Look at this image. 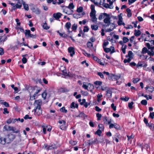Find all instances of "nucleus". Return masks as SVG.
<instances>
[{
  "label": "nucleus",
  "instance_id": "obj_1",
  "mask_svg": "<svg viewBox=\"0 0 154 154\" xmlns=\"http://www.w3.org/2000/svg\"><path fill=\"white\" fill-rule=\"evenodd\" d=\"M42 104V101L40 100H35L34 103V105L36 106L35 107V109L36 110L37 108H41V106Z\"/></svg>",
  "mask_w": 154,
  "mask_h": 154
},
{
  "label": "nucleus",
  "instance_id": "obj_2",
  "mask_svg": "<svg viewBox=\"0 0 154 154\" xmlns=\"http://www.w3.org/2000/svg\"><path fill=\"white\" fill-rule=\"evenodd\" d=\"M103 48L104 51L107 53L110 52L111 53H112L115 52L114 48L112 46H110V48Z\"/></svg>",
  "mask_w": 154,
  "mask_h": 154
},
{
  "label": "nucleus",
  "instance_id": "obj_3",
  "mask_svg": "<svg viewBox=\"0 0 154 154\" xmlns=\"http://www.w3.org/2000/svg\"><path fill=\"white\" fill-rule=\"evenodd\" d=\"M45 148H46V149L48 150H52L57 149V147L55 144L53 143L50 145H45Z\"/></svg>",
  "mask_w": 154,
  "mask_h": 154
},
{
  "label": "nucleus",
  "instance_id": "obj_4",
  "mask_svg": "<svg viewBox=\"0 0 154 154\" xmlns=\"http://www.w3.org/2000/svg\"><path fill=\"white\" fill-rule=\"evenodd\" d=\"M103 121L106 124H110L111 122V119L110 117H107L105 116L103 118Z\"/></svg>",
  "mask_w": 154,
  "mask_h": 154
},
{
  "label": "nucleus",
  "instance_id": "obj_5",
  "mask_svg": "<svg viewBox=\"0 0 154 154\" xmlns=\"http://www.w3.org/2000/svg\"><path fill=\"white\" fill-rule=\"evenodd\" d=\"M106 18H105L104 20V22L107 24L106 25V26H108L109 25V24H110L111 23V20H110L111 18L109 17V15L108 14V16H106Z\"/></svg>",
  "mask_w": 154,
  "mask_h": 154
},
{
  "label": "nucleus",
  "instance_id": "obj_6",
  "mask_svg": "<svg viewBox=\"0 0 154 154\" xmlns=\"http://www.w3.org/2000/svg\"><path fill=\"white\" fill-rule=\"evenodd\" d=\"M68 51L70 54V56L72 57L75 54L74 48L72 47H70L68 48Z\"/></svg>",
  "mask_w": 154,
  "mask_h": 154
},
{
  "label": "nucleus",
  "instance_id": "obj_7",
  "mask_svg": "<svg viewBox=\"0 0 154 154\" xmlns=\"http://www.w3.org/2000/svg\"><path fill=\"white\" fill-rule=\"evenodd\" d=\"M34 111H35V115L39 116L41 115L42 113V110L41 108H37L36 110L35 109V108L34 109Z\"/></svg>",
  "mask_w": 154,
  "mask_h": 154
},
{
  "label": "nucleus",
  "instance_id": "obj_8",
  "mask_svg": "<svg viewBox=\"0 0 154 154\" xmlns=\"http://www.w3.org/2000/svg\"><path fill=\"white\" fill-rule=\"evenodd\" d=\"M62 15V14L61 13L58 12L57 13L54 14H53V17L56 20H58L61 17Z\"/></svg>",
  "mask_w": 154,
  "mask_h": 154
},
{
  "label": "nucleus",
  "instance_id": "obj_9",
  "mask_svg": "<svg viewBox=\"0 0 154 154\" xmlns=\"http://www.w3.org/2000/svg\"><path fill=\"white\" fill-rule=\"evenodd\" d=\"M71 24L70 22H67L66 23L65 26L68 30V32L69 33L72 32V31H70L69 29L71 27Z\"/></svg>",
  "mask_w": 154,
  "mask_h": 154
},
{
  "label": "nucleus",
  "instance_id": "obj_10",
  "mask_svg": "<svg viewBox=\"0 0 154 154\" xmlns=\"http://www.w3.org/2000/svg\"><path fill=\"white\" fill-rule=\"evenodd\" d=\"M36 90L34 94V95L36 96L37 94H38L40 91L42 90V89L38 87L37 86H35L33 90Z\"/></svg>",
  "mask_w": 154,
  "mask_h": 154
},
{
  "label": "nucleus",
  "instance_id": "obj_11",
  "mask_svg": "<svg viewBox=\"0 0 154 154\" xmlns=\"http://www.w3.org/2000/svg\"><path fill=\"white\" fill-rule=\"evenodd\" d=\"M22 2V4L23 6L24 9L26 11H28L29 6L27 4H26L25 2H24L23 0H21Z\"/></svg>",
  "mask_w": 154,
  "mask_h": 154
},
{
  "label": "nucleus",
  "instance_id": "obj_12",
  "mask_svg": "<svg viewBox=\"0 0 154 154\" xmlns=\"http://www.w3.org/2000/svg\"><path fill=\"white\" fill-rule=\"evenodd\" d=\"M102 5L103 7L106 8H109L110 9H112L113 8V6H112V5H110L108 4L105 3H103Z\"/></svg>",
  "mask_w": 154,
  "mask_h": 154
},
{
  "label": "nucleus",
  "instance_id": "obj_13",
  "mask_svg": "<svg viewBox=\"0 0 154 154\" xmlns=\"http://www.w3.org/2000/svg\"><path fill=\"white\" fill-rule=\"evenodd\" d=\"M108 79L110 80L114 81L116 79V76L115 75L110 74L108 76Z\"/></svg>",
  "mask_w": 154,
  "mask_h": 154
},
{
  "label": "nucleus",
  "instance_id": "obj_14",
  "mask_svg": "<svg viewBox=\"0 0 154 154\" xmlns=\"http://www.w3.org/2000/svg\"><path fill=\"white\" fill-rule=\"evenodd\" d=\"M6 138L0 137V144L5 145L6 143Z\"/></svg>",
  "mask_w": 154,
  "mask_h": 154
},
{
  "label": "nucleus",
  "instance_id": "obj_15",
  "mask_svg": "<svg viewBox=\"0 0 154 154\" xmlns=\"http://www.w3.org/2000/svg\"><path fill=\"white\" fill-rule=\"evenodd\" d=\"M134 54L131 51H128V55L125 56L126 57H129L133 58Z\"/></svg>",
  "mask_w": 154,
  "mask_h": 154
},
{
  "label": "nucleus",
  "instance_id": "obj_16",
  "mask_svg": "<svg viewBox=\"0 0 154 154\" xmlns=\"http://www.w3.org/2000/svg\"><path fill=\"white\" fill-rule=\"evenodd\" d=\"M106 16H108V14H107L105 13H101L99 15L98 17V19L100 20H101L103 18H104L105 17H106Z\"/></svg>",
  "mask_w": 154,
  "mask_h": 154
},
{
  "label": "nucleus",
  "instance_id": "obj_17",
  "mask_svg": "<svg viewBox=\"0 0 154 154\" xmlns=\"http://www.w3.org/2000/svg\"><path fill=\"white\" fill-rule=\"evenodd\" d=\"M32 10L33 11L37 14H39L40 13V11L38 8H32Z\"/></svg>",
  "mask_w": 154,
  "mask_h": 154
},
{
  "label": "nucleus",
  "instance_id": "obj_18",
  "mask_svg": "<svg viewBox=\"0 0 154 154\" xmlns=\"http://www.w3.org/2000/svg\"><path fill=\"white\" fill-rule=\"evenodd\" d=\"M115 27V26L114 23V22L113 23H112L110 25V27L108 29L107 31L110 32L112 31Z\"/></svg>",
  "mask_w": 154,
  "mask_h": 154
},
{
  "label": "nucleus",
  "instance_id": "obj_19",
  "mask_svg": "<svg viewBox=\"0 0 154 154\" xmlns=\"http://www.w3.org/2000/svg\"><path fill=\"white\" fill-rule=\"evenodd\" d=\"M110 35H113V37L111 38L110 41H111L112 43H115L116 42V34H115L114 33H111Z\"/></svg>",
  "mask_w": 154,
  "mask_h": 154
},
{
  "label": "nucleus",
  "instance_id": "obj_20",
  "mask_svg": "<svg viewBox=\"0 0 154 154\" xmlns=\"http://www.w3.org/2000/svg\"><path fill=\"white\" fill-rule=\"evenodd\" d=\"M134 33V35L136 37H138L141 34V32L139 30H136L135 29Z\"/></svg>",
  "mask_w": 154,
  "mask_h": 154
},
{
  "label": "nucleus",
  "instance_id": "obj_21",
  "mask_svg": "<svg viewBox=\"0 0 154 154\" xmlns=\"http://www.w3.org/2000/svg\"><path fill=\"white\" fill-rule=\"evenodd\" d=\"M65 8L63 9V12H65V13L68 14V15H70L72 14V13L73 12L72 10H71L70 11V13H68V11H67V9L68 8L67 7H65Z\"/></svg>",
  "mask_w": 154,
  "mask_h": 154
},
{
  "label": "nucleus",
  "instance_id": "obj_22",
  "mask_svg": "<svg viewBox=\"0 0 154 154\" xmlns=\"http://www.w3.org/2000/svg\"><path fill=\"white\" fill-rule=\"evenodd\" d=\"M126 11L127 12V16L128 17H131L132 16V13L131 12V10L129 8H127L126 9Z\"/></svg>",
  "mask_w": 154,
  "mask_h": 154
},
{
  "label": "nucleus",
  "instance_id": "obj_23",
  "mask_svg": "<svg viewBox=\"0 0 154 154\" xmlns=\"http://www.w3.org/2000/svg\"><path fill=\"white\" fill-rule=\"evenodd\" d=\"M146 127H148L152 131L154 130V125L153 123H150V122L149 124V125H147Z\"/></svg>",
  "mask_w": 154,
  "mask_h": 154
},
{
  "label": "nucleus",
  "instance_id": "obj_24",
  "mask_svg": "<svg viewBox=\"0 0 154 154\" xmlns=\"http://www.w3.org/2000/svg\"><path fill=\"white\" fill-rule=\"evenodd\" d=\"M15 136L14 134H11L8 135V138L10 141H12L15 138Z\"/></svg>",
  "mask_w": 154,
  "mask_h": 154
},
{
  "label": "nucleus",
  "instance_id": "obj_25",
  "mask_svg": "<svg viewBox=\"0 0 154 154\" xmlns=\"http://www.w3.org/2000/svg\"><path fill=\"white\" fill-rule=\"evenodd\" d=\"M75 103L74 102H72L70 105V107L72 109H74L75 108H78V105L77 104H75Z\"/></svg>",
  "mask_w": 154,
  "mask_h": 154
},
{
  "label": "nucleus",
  "instance_id": "obj_26",
  "mask_svg": "<svg viewBox=\"0 0 154 154\" xmlns=\"http://www.w3.org/2000/svg\"><path fill=\"white\" fill-rule=\"evenodd\" d=\"M60 90L61 92L64 93L69 91V90L65 88H61Z\"/></svg>",
  "mask_w": 154,
  "mask_h": 154
},
{
  "label": "nucleus",
  "instance_id": "obj_27",
  "mask_svg": "<svg viewBox=\"0 0 154 154\" xmlns=\"http://www.w3.org/2000/svg\"><path fill=\"white\" fill-rule=\"evenodd\" d=\"M103 141H104V140H103V141H99L98 140L97 138H96L95 139H94V140L92 141V143H93V144L95 143L97 144H98L99 143H102Z\"/></svg>",
  "mask_w": 154,
  "mask_h": 154
},
{
  "label": "nucleus",
  "instance_id": "obj_28",
  "mask_svg": "<svg viewBox=\"0 0 154 154\" xmlns=\"http://www.w3.org/2000/svg\"><path fill=\"white\" fill-rule=\"evenodd\" d=\"M127 45H124V44L122 45V50L123 53L124 54H125L126 53L125 50L127 48Z\"/></svg>",
  "mask_w": 154,
  "mask_h": 154
},
{
  "label": "nucleus",
  "instance_id": "obj_29",
  "mask_svg": "<svg viewBox=\"0 0 154 154\" xmlns=\"http://www.w3.org/2000/svg\"><path fill=\"white\" fill-rule=\"evenodd\" d=\"M4 128L7 131H11L12 128H14V127L10 126H6V125L4 126Z\"/></svg>",
  "mask_w": 154,
  "mask_h": 154
},
{
  "label": "nucleus",
  "instance_id": "obj_30",
  "mask_svg": "<svg viewBox=\"0 0 154 154\" xmlns=\"http://www.w3.org/2000/svg\"><path fill=\"white\" fill-rule=\"evenodd\" d=\"M77 27V24L75 23L72 26V31H74V32H75L76 30Z\"/></svg>",
  "mask_w": 154,
  "mask_h": 154
},
{
  "label": "nucleus",
  "instance_id": "obj_31",
  "mask_svg": "<svg viewBox=\"0 0 154 154\" xmlns=\"http://www.w3.org/2000/svg\"><path fill=\"white\" fill-rule=\"evenodd\" d=\"M149 50H147V48L146 47H144L142 49L141 51V53L142 54H145L146 53H148Z\"/></svg>",
  "mask_w": 154,
  "mask_h": 154
},
{
  "label": "nucleus",
  "instance_id": "obj_32",
  "mask_svg": "<svg viewBox=\"0 0 154 154\" xmlns=\"http://www.w3.org/2000/svg\"><path fill=\"white\" fill-rule=\"evenodd\" d=\"M143 62L141 61H139L137 65H136V67L137 68H139V67H142L143 65Z\"/></svg>",
  "mask_w": 154,
  "mask_h": 154
},
{
  "label": "nucleus",
  "instance_id": "obj_33",
  "mask_svg": "<svg viewBox=\"0 0 154 154\" xmlns=\"http://www.w3.org/2000/svg\"><path fill=\"white\" fill-rule=\"evenodd\" d=\"M62 72L63 73V75L64 76H69V72L68 73L67 72L66 70V69H64L62 71Z\"/></svg>",
  "mask_w": 154,
  "mask_h": 154
},
{
  "label": "nucleus",
  "instance_id": "obj_34",
  "mask_svg": "<svg viewBox=\"0 0 154 154\" xmlns=\"http://www.w3.org/2000/svg\"><path fill=\"white\" fill-rule=\"evenodd\" d=\"M87 47L89 48L90 49H91V48L92 47L93 48V44L92 42H87Z\"/></svg>",
  "mask_w": 154,
  "mask_h": 154
},
{
  "label": "nucleus",
  "instance_id": "obj_35",
  "mask_svg": "<svg viewBox=\"0 0 154 154\" xmlns=\"http://www.w3.org/2000/svg\"><path fill=\"white\" fill-rule=\"evenodd\" d=\"M42 27L44 29L46 30H48L50 28V27L47 25V23L46 22L44 23Z\"/></svg>",
  "mask_w": 154,
  "mask_h": 154
},
{
  "label": "nucleus",
  "instance_id": "obj_36",
  "mask_svg": "<svg viewBox=\"0 0 154 154\" xmlns=\"http://www.w3.org/2000/svg\"><path fill=\"white\" fill-rule=\"evenodd\" d=\"M25 31V35L28 38V36L30 34V31L29 30L26 29Z\"/></svg>",
  "mask_w": 154,
  "mask_h": 154
},
{
  "label": "nucleus",
  "instance_id": "obj_37",
  "mask_svg": "<svg viewBox=\"0 0 154 154\" xmlns=\"http://www.w3.org/2000/svg\"><path fill=\"white\" fill-rule=\"evenodd\" d=\"M91 28L92 30H97L98 29V26L97 25H92Z\"/></svg>",
  "mask_w": 154,
  "mask_h": 154
},
{
  "label": "nucleus",
  "instance_id": "obj_38",
  "mask_svg": "<svg viewBox=\"0 0 154 154\" xmlns=\"http://www.w3.org/2000/svg\"><path fill=\"white\" fill-rule=\"evenodd\" d=\"M60 110L61 112L65 113H66L68 112L67 110L65 109V108L64 106L61 108L60 109Z\"/></svg>",
  "mask_w": 154,
  "mask_h": 154
},
{
  "label": "nucleus",
  "instance_id": "obj_39",
  "mask_svg": "<svg viewBox=\"0 0 154 154\" xmlns=\"http://www.w3.org/2000/svg\"><path fill=\"white\" fill-rule=\"evenodd\" d=\"M96 11L95 10L91 11V12L90 14V15L91 17H92L95 16Z\"/></svg>",
  "mask_w": 154,
  "mask_h": 154
},
{
  "label": "nucleus",
  "instance_id": "obj_40",
  "mask_svg": "<svg viewBox=\"0 0 154 154\" xmlns=\"http://www.w3.org/2000/svg\"><path fill=\"white\" fill-rule=\"evenodd\" d=\"M124 80L122 78L118 79V80H116V83L119 85Z\"/></svg>",
  "mask_w": 154,
  "mask_h": 154
},
{
  "label": "nucleus",
  "instance_id": "obj_41",
  "mask_svg": "<svg viewBox=\"0 0 154 154\" xmlns=\"http://www.w3.org/2000/svg\"><path fill=\"white\" fill-rule=\"evenodd\" d=\"M68 8H69L70 10H72L74 8V6L73 5V3H70L68 7H67Z\"/></svg>",
  "mask_w": 154,
  "mask_h": 154
},
{
  "label": "nucleus",
  "instance_id": "obj_42",
  "mask_svg": "<svg viewBox=\"0 0 154 154\" xmlns=\"http://www.w3.org/2000/svg\"><path fill=\"white\" fill-rule=\"evenodd\" d=\"M9 4H10L12 6V10H15L16 9H17V8H16V7L15 6V4L14 3H13L12 2H10L9 3Z\"/></svg>",
  "mask_w": 154,
  "mask_h": 154
},
{
  "label": "nucleus",
  "instance_id": "obj_43",
  "mask_svg": "<svg viewBox=\"0 0 154 154\" xmlns=\"http://www.w3.org/2000/svg\"><path fill=\"white\" fill-rule=\"evenodd\" d=\"M140 80V78H133L132 79L133 82L135 84L137 83Z\"/></svg>",
  "mask_w": 154,
  "mask_h": 154
},
{
  "label": "nucleus",
  "instance_id": "obj_44",
  "mask_svg": "<svg viewBox=\"0 0 154 154\" xmlns=\"http://www.w3.org/2000/svg\"><path fill=\"white\" fill-rule=\"evenodd\" d=\"M151 50V52L149 51L148 54L150 56H153L154 55V51H153V49L152 48L150 49Z\"/></svg>",
  "mask_w": 154,
  "mask_h": 154
},
{
  "label": "nucleus",
  "instance_id": "obj_45",
  "mask_svg": "<svg viewBox=\"0 0 154 154\" xmlns=\"http://www.w3.org/2000/svg\"><path fill=\"white\" fill-rule=\"evenodd\" d=\"M94 84L96 85L100 86L102 85V82L101 81H96L94 82Z\"/></svg>",
  "mask_w": 154,
  "mask_h": 154
},
{
  "label": "nucleus",
  "instance_id": "obj_46",
  "mask_svg": "<svg viewBox=\"0 0 154 154\" xmlns=\"http://www.w3.org/2000/svg\"><path fill=\"white\" fill-rule=\"evenodd\" d=\"M47 93L45 91L42 94V97L44 98V100H45L46 99Z\"/></svg>",
  "mask_w": 154,
  "mask_h": 154
},
{
  "label": "nucleus",
  "instance_id": "obj_47",
  "mask_svg": "<svg viewBox=\"0 0 154 154\" xmlns=\"http://www.w3.org/2000/svg\"><path fill=\"white\" fill-rule=\"evenodd\" d=\"M69 143L71 144L72 146H74L77 143V142L76 141H74L71 140L69 142Z\"/></svg>",
  "mask_w": 154,
  "mask_h": 154
},
{
  "label": "nucleus",
  "instance_id": "obj_48",
  "mask_svg": "<svg viewBox=\"0 0 154 154\" xmlns=\"http://www.w3.org/2000/svg\"><path fill=\"white\" fill-rule=\"evenodd\" d=\"M129 97H122L121 98V99L122 100L124 101H128L129 100Z\"/></svg>",
  "mask_w": 154,
  "mask_h": 154
},
{
  "label": "nucleus",
  "instance_id": "obj_49",
  "mask_svg": "<svg viewBox=\"0 0 154 154\" xmlns=\"http://www.w3.org/2000/svg\"><path fill=\"white\" fill-rule=\"evenodd\" d=\"M141 103L145 106L147 104V101L145 100H142L140 102Z\"/></svg>",
  "mask_w": 154,
  "mask_h": 154
},
{
  "label": "nucleus",
  "instance_id": "obj_50",
  "mask_svg": "<svg viewBox=\"0 0 154 154\" xmlns=\"http://www.w3.org/2000/svg\"><path fill=\"white\" fill-rule=\"evenodd\" d=\"M83 10V8L82 7L80 6L78 8L77 10V11L79 13H81L82 12Z\"/></svg>",
  "mask_w": 154,
  "mask_h": 154
},
{
  "label": "nucleus",
  "instance_id": "obj_51",
  "mask_svg": "<svg viewBox=\"0 0 154 154\" xmlns=\"http://www.w3.org/2000/svg\"><path fill=\"white\" fill-rule=\"evenodd\" d=\"M134 103L133 102H131V103H128V106L130 109H131L133 108V105Z\"/></svg>",
  "mask_w": 154,
  "mask_h": 154
},
{
  "label": "nucleus",
  "instance_id": "obj_52",
  "mask_svg": "<svg viewBox=\"0 0 154 154\" xmlns=\"http://www.w3.org/2000/svg\"><path fill=\"white\" fill-rule=\"evenodd\" d=\"M122 39L124 43H126L128 42L129 41V39L128 38L125 37H123Z\"/></svg>",
  "mask_w": 154,
  "mask_h": 154
},
{
  "label": "nucleus",
  "instance_id": "obj_53",
  "mask_svg": "<svg viewBox=\"0 0 154 154\" xmlns=\"http://www.w3.org/2000/svg\"><path fill=\"white\" fill-rule=\"evenodd\" d=\"M102 131L101 130L98 129L95 133V134H97L99 136H100Z\"/></svg>",
  "mask_w": 154,
  "mask_h": 154
},
{
  "label": "nucleus",
  "instance_id": "obj_54",
  "mask_svg": "<svg viewBox=\"0 0 154 154\" xmlns=\"http://www.w3.org/2000/svg\"><path fill=\"white\" fill-rule=\"evenodd\" d=\"M59 35L60 36L64 38H66L68 36L67 35L65 34L64 33H60Z\"/></svg>",
  "mask_w": 154,
  "mask_h": 154
},
{
  "label": "nucleus",
  "instance_id": "obj_55",
  "mask_svg": "<svg viewBox=\"0 0 154 154\" xmlns=\"http://www.w3.org/2000/svg\"><path fill=\"white\" fill-rule=\"evenodd\" d=\"M143 122L146 125V127L147 125H149V123L148 122V120L146 118H144L143 119Z\"/></svg>",
  "mask_w": 154,
  "mask_h": 154
},
{
  "label": "nucleus",
  "instance_id": "obj_56",
  "mask_svg": "<svg viewBox=\"0 0 154 154\" xmlns=\"http://www.w3.org/2000/svg\"><path fill=\"white\" fill-rule=\"evenodd\" d=\"M85 114L84 113L81 112L79 115L76 116H75L76 117H85Z\"/></svg>",
  "mask_w": 154,
  "mask_h": 154
},
{
  "label": "nucleus",
  "instance_id": "obj_57",
  "mask_svg": "<svg viewBox=\"0 0 154 154\" xmlns=\"http://www.w3.org/2000/svg\"><path fill=\"white\" fill-rule=\"evenodd\" d=\"M89 30V29L87 26H84L83 31L84 32H88Z\"/></svg>",
  "mask_w": 154,
  "mask_h": 154
},
{
  "label": "nucleus",
  "instance_id": "obj_58",
  "mask_svg": "<svg viewBox=\"0 0 154 154\" xmlns=\"http://www.w3.org/2000/svg\"><path fill=\"white\" fill-rule=\"evenodd\" d=\"M14 133H17L19 132L20 131L19 130H17L14 127V128H12L11 129V130Z\"/></svg>",
  "mask_w": 154,
  "mask_h": 154
},
{
  "label": "nucleus",
  "instance_id": "obj_59",
  "mask_svg": "<svg viewBox=\"0 0 154 154\" xmlns=\"http://www.w3.org/2000/svg\"><path fill=\"white\" fill-rule=\"evenodd\" d=\"M81 93H82V95H84L85 96H87L88 95V93L87 91H81Z\"/></svg>",
  "mask_w": 154,
  "mask_h": 154
},
{
  "label": "nucleus",
  "instance_id": "obj_60",
  "mask_svg": "<svg viewBox=\"0 0 154 154\" xmlns=\"http://www.w3.org/2000/svg\"><path fill=\"white\" fill-rule=\"evenodd\" d=\"M149 117L152 119H153L154 118V112H151L149 113Z\"/></svg>",
  "mask_w": 154,
  "mask_h": 154
},
{
  "label": "nucleus",
  "instance_id": "obj_61",
  "mask_svg": "<svg viewBox=\"0 0 154 154\" xmlns=\"http://www.w3.org/2000/svg\"><path fill=\"white\" fill-rule=\"evenodd\" d=\"M96 116L97 117V120H99L100 119L102 115L101 114H100L99 113H98L96 114Z\"/></svg>",
  "mask_w": 154,
  "mask_h": 154
},
{
  "label": "nucleus",
  "instance_id": "obj_62",
  "mask_svg": "<svg viewBox=\"0 0 154 154\" xmlns=\"http://www.w3.org/2000/svg\"><path fill=\"white\" fill-rule=\"evenodd\" d=\"M148 91L152 93L154 91V88L152 86H149Z\"/></svg>",
  "mask_w": 154,
  "mask_h": 154
},
{
  "label": "nucleus",
  "instance_id": "obj_63",
  "mask_svg": "<svg viewBox=\"0 0 154 154\" xmlns=\"http://www.w3.org/2000/svg\"><path fill=\"white\" fill-rule=\"evenodd\" d=\"M128 27H126L125 26H124V28L126 29H132L133 27V26L131 25H128Z\"/></svg>",
  "mask_w": 154,
  "mask_h": 154
},
{
  "label": "nucleus",
  "instance_id": "obj_64",
  "mask_svg": "<svg viewBox=\"0 0 154 154\" xmlns=\"http://www.w3.org/2000/svg\"><path fill=\"white\" fill-rule=\"evenodd\" d=\"M4 112L3 113L4 114H8L9 113V111L8 110V109L7 108H4L3 109Z\"/></svg>",
  "mask_w": 154,
  "mask_h": 154
}]
</instances>
